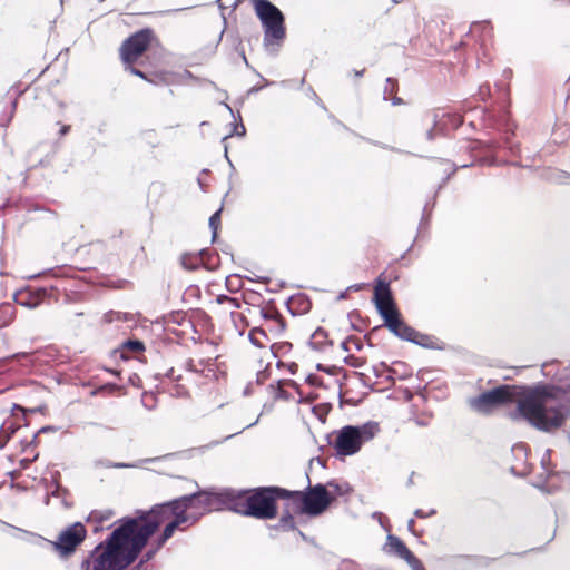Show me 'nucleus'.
I'll return each instance as SVG.
<instances>
[{"instance_id":"obj_56","label":"nucleus","mask_w":570,"mask_h":570,"mask_svg":"<svg viewBox=\"0 0 570 570\" xmlns=\"http://www.w3.org/2000/svg\"><path fill=\"white\" fill-rule=\"evenodd\" d=\"M546 455L550 458V450H547Z\"/></svg>"},{"instance_id":"obj_24","label":"nucleus","mask_w":570,"mask_h":570,"mask_svg":"<svg viewBox=\"0 0 570 570\" xmlns=\"http://www.w3.org/2000/svg\"><path fill=\"white\" fill-rule=\"evenodd\" d=\"M189 392H190V389H189V386H187V384L185 382L177 383L176 385L173 386V389L170 391L171 395H175L177 397L188 396Z\"/></svg>"},{"instance_id":"obj_9","label":"nucleus","mask_w":570,"mask_h":570,"mask_svg":"<svg viewBox=\"0 0 570 570\" xmlns=\"http://www.w3.org/2000/svg\"><path fill=\"white\" fill-rule=\"evenodd\" d=\"M151 29H141L128 37L121 45L119 52L125 65H132L147 50L151 38Z\"/></svg>"},{"instance_id":"obj_36","label":"nucleus","mask_w":570,"mask_h":570,"mask_svg":"<svg viewBox=\"0 0 570 570\" xmlns=\"http://www.w3.org/2000/svg\"><path fill=\"white\" fill-rule=\"evenodd\" d=\"M158 549H159V548H157V546H156L154 549H149V550L145 553V556H144V558H142V560H141L140 562L142 563V562H147V561L151 560V559L154 558V556H155V553L157 552V550H158Z\"/></svg>"},{"instance_id":"obj_41","label":"nucleus","mask_w":570,"mask_h":570,"mask_svg":"<svg viewBox=\"0 0 570 570\" xmlns=\"http://www.w3.org/2000/svg\"><path fill=\"white\" fill-rule=\"evenodd\" d=\"M51 488H53L52 491H51L52 497L53 498H59V487H58V484L55 482V483L51 484Z\"/></svg>"},{"instance_id":"obj_5","label":"nucleus","mask_w":570,"mask_h":570,"mask_svg":"<svg viewBox=\"0 0 570 570\" xmlns=\"http://www.w3.org/2000/svg\"><path fill=\"white\" fill-rule=\"evenodd\" d=\"M380 432L377 422L367 421L361 425H345L336 431L333 449L340 456H351L360 452Z\"/></svg>"},{"instance_id":"obj_20","label":"nucleus","mask_w":570,"mask_h":570,"mask_svg":"<svg viewBox=\"0 0 570 570\" xmlns=\"http://www.w3.org/2000/svg\"><path fill=\"white\" fill-rule=\"evenodd\" d=\"M272 529L276 531H289L295 529V522L289 512L283 514L277 524H275Z\"/></svg>"},{"instance_id":"obj_43","label":"nucleus","mask_w":570,"mask_h":570,"mask_svg":"<svg viewBox=\"0 0 570 570\" xmlns=\"http://www.w3.org/2000/svg\"><path fill=\"white\" fill-rule=\"evenodd\" d=\"M564 380L570 382V364H569V367L564 372Z\"/></svg>"},{"instance_id":"obj_46","label":"nucleus","mask_w":570,"mask_h":570,"mask_svg":"<svg viewBox=\"0 0 570 570\" xmlns=\"http://www.w3.org/2000/svg\"><path fill=\"white\" fill-rule=\"evenodd\" d=\"M428 136V139L432 140L434 138V132H433V129H430L426 134Z\"/></svg>"},{"instance_id":"obj_14","label":"nucleus","mask_w":570,"mask_h":570,"mask_svg":"<svg viewBox=\"0 0 570 570\" xmlns=\"http://www.w3.org/2000/svg\"><path fill=\"white\" fill-rule=\"evenodd\" d=\"M264 320L267 323V333L271 335L272 340L282 335L285 330V324L279 315L268 312H262Z\"/></svg>"},{"instance_id":"obj_19","label":"nucleus","mask_w":570,"mask_h":570,"mask_svg":"<svg viewBox=\"0 0 570 570\" xmlns=\"http://www.w3.org/2000/svg\"><path fill=\"white\" fill-rule=\"evenodd\" d=\"M203 253H204V250H200L198 254H190V253L184 254L181 256V265L186 269H190V271L196 269L203 263V258H202Z\"/></svg>"},{"instance_id":"obj_23","label":"nucleus","mask_w":570,"mask_h":570,"mask_svg":"<svg viewBox=\"0 0 570 570\" xmlns=\"http://www.w3.org/2000/svg\"><path fill=\"white\" fill-rule=\"evenodd\" d=\"M12 306L10 304L0 306V327H3L9 324L12 318Z\"/></svg>"},{"instance_id":"obj_13","label":"nucleus","mask_w":570,"mask_h":570,"mask_svg":"<svg viewBox=\"0 0 570 570\" xmlns=\"http://www.w3.org/2000/svg\"><path fill=\"white\" fill-rule=\"evenodd\" d=\"M189 521V517L186 512L183 513V510H179V513L166 523L161 535L157 540V548H160L168 539H170L174 532L179 529V527Z\"/></svg>"},{"instance_id":"obj_33","label":"nucleus","mask_w":570,"mask_h":570,"mask_svg":"<svg viewBox=\"0 0 570 570\" xmlns=\"http://www.w3.org/2000/svg\"><path fill=\"white\" fill-rule=\"evenodd\" d=\"M232 320H233V322H234V324H235V327H236V328H237V331H238V334L242 336V335H243V333H244V327H242V328H240V325H238V323H237V322H238V321H239V322H243V317H242L239 314H234V313H232Z\"/></svg>"},{"instance_id":"obj_11","label":"nucleus","mask_w":570,"mask_h":570,"mask_svg":"<svg viewBox=\"0 0 570 570\" xmlns=\"http://www.w3.org/2000/svg\"><path fill=\"white\" fill-rule=\"evenodd\" d=\"M374 303L383 321L399 313L394 306L389 283L381 279L374 288Z\"/></svg>"},{"instance_id":"obj_2","label":"nucleus","mask_w":570,"mask_h":570,"mask_svg":"<svg viewBox=\"0 0 570 570\" xmlns=\"http://www.w3.org/2000/svg\"><path fill=\"white\" fill-rule=\"evenodd\" d=\"M505 403H515V409L508 413L510 420L524 421L539 431L550 432L560 428L570 414V381L562 374L559 385H500L468 399L469 407L484 415Z\"/></svg>"},{"instance_id":"obj_44","label":"nucleus","mask_w":570,"mask_h":570,"mask_svg":"<svg viewBox=\"0 0 570 570\" xmlns=\"http://www.w3.org/2000/svg\"><path fill=\"white\" fill-rule=\"evenodd\" d=\"M112 466H115V468H129L131 465L130 464H126V463H116Z\"/></svg>"},{"instance_id":"obj_7","label":"nucleus","mask_w":570,"mask_h":570,"mask_svg":"<svg viewBox=\"0 0 570 570\" xmlns=\"http://www.w3.org/2000/svg\"><path fill=\"white\" fill-rule=\"evenodd\" d=\"M287 499L293 503H298L301 511L309 515L321 514L332 501V497L326 487L321 483L309 487L308 491L305 493L301 491H287Z\"/></svg>"},{"instance_id":"obj_17","label":"nucleus","mask_w":570,"mask_h":570,"mask_svg":"<svg viewBox=\"0 0 570 570\" xmlns=\"http://www.w3.org/2000/svg\"><path fill=\"white\" fill-rule=\"evenodd\" d=\"M13 299L16 304L27 307L35 308L36 307V292H33L30 287L21 288L13 294Z\"/></svg>"},{"instance_id":"obj_10","label":"nucleus","mask_w":570,"mask_h":570,"mask_svg":"<svg viewBox=\"0 0 570 570\" xmlns=\"http://www.w3.org/2000/svg\"><path fill=\"white\" fill-rule=\"evenodd\" d=\"M384 325L391 333L401 340L417 344L420 346L428 347L430 337L422 334L407 325L401 317L400 313H396L389 318L384 320Z\"/></svg>"},{"instance_id":"obj_31","label":"nucleus","mask_w":570,"mask_h":570,"mask_svg":"<svg viewBox=\"0 0 570 570\" xmlns=\"http://www.w3.org/2000/svg\"><path fill=\"white\" fill-rule=\"evenodd\" d=\"M126 346H128L129 348H131L132 351H136V352H141L145 350V346H144V343L140 342V341H128L126 343Z\"/></svg>"},{"instance_id":"obj_35","label":"nucleus","mask_w":570,"mask_h":570,"mask_svg":"<svg viewBox=\"0 0 570 570\" xmlns=\"http://www.w3.org/2000/svg\"><path fill=\"white\" fill-rule=\"evenodd\" d=\"M126 70H128L130 73H132V75H135V76H137V77H139L141 79L147 80L146 75L141 70L132 67L131 65H128V67H126Z\"/></svg>"},{"instance_id":"obj_34","label":"nucleus","mask_w":570,"mask_h":570,"mask_svg":"<svg viewBox=\"0 0 570 570\" xmlns=\"http://www.w3.org/2000/svg\"><path fill=\"white\" fill-rule=\"evenodd\" d=\"M327 487L330 489H332L333 492L336 493V494H343L344 493L343 485H341V484H338V483H336L334 481L328 482Z\"/></svg>"},{"instance_id":"obj_40","label":"nucleus","mask_w":570,"mask_h":570,"mask_svg":"<svg viewBox=\"0 0 570 570\" xmlns=\"http://www.w3.org/2000/svg\"><path fill=\"white\" fill-rule=\"evenodd\" d=\"M230 438H232V435H228V436L224 438L222 441H213L209 444H207L205 448L208 449V448L216 446V445L220 444L223 441H226V440H228Z\"/></svg>"},{"instance_id":"obj_8","label":"nucleus","mask_w":570,"mask_h":570,"mask_svg":"<svg viewBox=\"0 0 570 570\" xmlns=\"http://www.w3.org/2000/svg\"><path fill=\"white\" fill-rule=\"evenodd\" d=\"M219 372L215 360H188L185 363V375L179 381H186L196 387L208 385L218 379Z\"/></svg>"},{"instance_id":"obj_53","label":"nucleus","mask_w":570,"mask_h":570,"mask_svg":"<svg viewBox=\"0 0 570 570\" xmlns=\"http://www.w3.org/2000/svg\"><path fill=\"white\" fill-rule=\"evenodd\" d=\"M41 292H42V291H41L40 288H38V292H37L38 299H39V298H40V296H41Z\"/></svg>"},{"instance_id":"obj_30","label":"nucleus","mask_w":570,"mask_h":570,"mask_svg":"<svg viewBox=\"0 0 570 570\" xmlns=\"http://www.w3.org/2000/svg\"><path fill=\"white\" fill-rule=\"evenodd\" d=\"M118 390H119L118 385L112 384V383H107V384H104V385L97 387L96 390H94L91 394L92 395H97V394H101V393L111 394Z\"/></svg>"},{"instance_id":"obj_42","label":"nucleus","mask_w":570,"mask_h":570,"mask_svg":"<svg viewBox=\"0 0 570 570\" xmlns=\"http://www.w3.org/2000/svg\"><path fill=\"white\" fill-rule=\"evenodd\" d=\"M70 127L68 125H60V136H65L69 131Z\"/></svg>"},{"instance_id":"obj_25","label":"nucleus","mask_w":570,"mask_h":570,"mask_svg":"<svg viewBox=\"0 0 570 570\" xmlns=\"http://www.w3.org/2000/svg\"><path fill=\"white\" fill-rule=\"evenodd\" d=\"M220 212H222V209H218L209 218V227L212 229L213 240H215V238L217 236V229H218V225L220 223Z\"/></svg>"},{"instance_id":"obj_4","label":"nucleus","mask_w":570,"mask_h":570,"mask_svg":"<svg viewBox=\"0 0 570 570\" xmlns=\"http://www.w3.org/2000/svg\"><path fill=\"white\" fill-rule=\"evenodd\" d=\"M254 9L264 31L263 46L269 55L275 56L286 37L284 14L268 0H254Z\"/></svg>"},{"instance_id":"obj_6","label":"nucleus","mask_w":570,"mask_h":570,"mask_svg":"<svg viewBox=\"0 0 570 570\" xmlns=\"http://www.w3.org/2000/svg\"><path fill=\"white\" fill-rule=\"evenodd\" d=\"M86 535L87 530L85 525L81 522H75L65 528L56 541L38 535V547L43 549L52 548L60 557H68L83 542Z\"/></svg>"},{"instance_id":"obj_54","label":"nucleus","mask_w":570,"mask_h":570,"mask_svg":"<svg viewBox=\"0 0 570 570\" xmlns=\"http://www.w3.org/2000/svg\"><path fill=\"white\" fill-rule=\"evenodd\" d=\"M242 57H243L245 63L248 65L245 53H243Z\"/></svg>"},{"instance_id":"obj_37","label":"nucleus","mask_w":570,"mask_h":570,"mask_svg":"<svg viewBox=\"0 0 570 570\" xmlns=\"http://www.w3.org/2000/svg\"><path fill=\"white\" fill-rule=\"evenodd\" d=\"M233 134L236 136H244L245 135L244 125L243 124L235 125Z\"/></svg>"},{"instance_id":"obj_21","label":"nucleus","mask_w":570,"mask_h":570,"mask_svg":"<svg viewBox=\"0 0 570 570\" xmlns=\"http://www.w3.org/2000/svg\"><path fill=\"white\" fill-rule=\"evenodd\" d=\"M547 179L556 184H569L570 174L560 169H550L547 175Z\"/></svg>"},{"instance_id":"obj_39","label":"nucleus","mask_w":570,"mask_h":570,"mask_svg":"<svg viewBox=\"0 0 570 570\" xmlns=\"http://www.w3.org/2000/svg\"><path fill=\"white\" fill-rule=\"evenodd\" d=\"M57 429L55 426H51V425H48V426H42L40 429H38V434L40 433H47L49 431H56Z\"/></svg>"},{"instance_id":"obj_45","label":"nucleus","mask_w":570,"mask_h":570,"mask_svg":"<svg viewBox=\"0 0 570 570\" xmlns=\"http://www.w3.org/2000/svg\"><path fill=\"white\" fill-rule=\"evenodd\" d=\"M414 523H415V522H414V520H413V519H410V520L407 521V528H409V530H410V531H412V530H413Z\"/></svg>"},{"instance_id":"obj_55","label":"nucleus","mask_w":570,"mask_h":570,"mask_svg":"<svg viewBox=\"0 0 570 570\" xmlns=\"http://www.w3.org/2000/svg\"><path fill=\"white\" fill-rule=\"evenodd\" d=\"M298 535L302 537L303 539H305V535L303 532L298 531Z\"/></svg>"},{"instance_id":"obj_32","label":"nucleus","mask_w":570,"mask_h":570,"mask_svg":"<svg viewBox=\"0 0 570 570\" xmlns=\"http://www.w3.org/2000/svg\"><path fill=\"white\" fill-rule=\"evenodd\" d=\"M436 513V510L435 509H430L429 511H424L422 509H416L414 511V515L417 517V518H429V517H432Z\"/></svg>"},{"instance_id":"obj_26","label":"nucleus","mask_w":570,"mask_h":570,"mask_svg":"<svg viewBox=\"0 0 570 570\" xmlns=\"http://www.w3.org/2000/svg\"><path fill=\"white\" fill-rule=\"evenodd\" d=\"M403 560H405L407 562V564L410 566V568L412 570H425L421 560L419 558H416L412 553V551H410V553L406 557H404Z\"/></svg>"},{"instance_id":"obj_38","label":"nucleus","mask_w":570,"mask_h":570,"mask_svg":"<svg viewBox=\"0 0 570 570\" xmlns=\"http://www.w3.org/2000/svg\"><path fill=\"white\" fill-rule=\"evenodd\" d=\"M223 301H226V302L230 303L233 306H237L235 298H232V297H228V296H223V297L218 298V302L222 303Z\"/></svg>"},{"instance_id":"obj_12","label":"nucleus","mask_w":570,"mask_h":570,"mask_svg":"<svg viewBox=\"0 0 570 570\" xmlns=\"http://www.w3.org/2000/svg\"><path fill=\"white\" fill-rule=\"evenodd\" d=\"M28 89V87H22L20 83L13 85L6 94V102L10 105V110L4 111L0 117V125H6L10 121L12 114L17 106L18 98Z\"/></svg>"},{"instance_id":"obj_57","label":"nucleus","mask_w":570,"mask_h":570,"mask_svg":"<svg viewBox=\"0 0 570 570\" xmlns=\"http://www.w3.org/2000/svg\"><path fill=\"white\" fill-rule=\"evenodd\" d=\"M547 455L543 456L542 459V463H544V461H548V458H546Z\"/></svg>"},{"instance_id":"obj_22","label":"nucleus","mask_w":570,"mask_h":570,"mask_svg":"<svg viewBox=\"0 0 570 570\" xmlns=\"http://www.w3.org/2000/svg\"><path fill=\"white\" fill-rule=\"evenodd\" d=\"M6 527L10 530L9 533L16 539H20V540H24V541H32V539H33V533L30 531L10 525L8 523H6Z\"/></svg>"},{"instance_id":"obj_51","label":"nucleus","mask_w":570,"mask_h":570,"mask_svg":"<svg viewBox=\"0 0 570 570\" xmlns=\"http://www.w3.org/2000/svg\"><path fill=\"white\" fill-rule=\"evenodd\" d=\"M341 346H342L343 350L347 351V343L346 342H342Z\"/></svg>"},{"instance_id":"obj_48","label":"nucleus","mask_w":570,"mask_h":570,"mask_svg":"<svg viewBox=\"0 0 570 570\" xmlns=\"http://www.w3.org/2000/svg\"><path fill=\"white\" fill-rule=\"evenodd\" d=\"M363 73H364V70H355L354 71L355 77H362Z\"/></svg>"},{"instance_id":"obj_58","label":"nucleus","mask_w":570,"mask_h":570,"mask_svg":"<svg viewBox=\"0 0 570 570\" xmlns=\"http://www.w3.org/2000/svg\"><path fill=\"white\" fill-rule=\"evenodd\" d=\"M30 413H35L36 412V409H30L29 410Z\"/></svg>"},{"instance_id":"obj_52","label":"nucleus","mask_w":570,"mask_h":570,"mask_svg":"<svg viewBox=\"0 0 570 570\" xmlns=\"http://www.w3.org/2000/svg\"><path fill=\"white\" fill-rule=\"evenodd\" d=\"M387 91H390V88H389V86L386 85L385 92H384V99H385V100L387 99V97H386V92H387Z\"/></svg>"},{"instance_id":"obj_49","label":"nucleus","mask_w":570,"mask_h":570,"mask_svg":"<svg viewBox=\"0 0 570 570\" xmlns=\"http://www.w3.org/2000/svg\"><path fill=\"white\" fill-rule=\"evenodd\" d=\"M36 442V433L32 434L30 440V445H32Z\"/></svg>"},{"instance_id":"obj_16","label":"nucleus","mask_w":570,"mask_h":570,"mask_svg":"<svg viewBox=\"0 0 570 570\" xmlns=\"http://www.w3.org/2000/svg\"><path fill=\"white\" fill-rule=\"evenodd\" d=\"M248 340L255 347L266 348L271 343L272 337L265 327L257 326L250 330Z\"/></svg>"},{"instance_id":"obj_47","label":"nucleus","mask_w":570,"mask_h":570,"mask_svg":"<svg viewBox=\"0 0 570 570\" xmlns=\"http://www.w3.org/2000/svg\"><path fill=\"white\" fill-rule=\"evenodd\" d=\"M402 102V99L399 97L393 98L392 104L393 105H400Z\"/></svg>"},{"instance_id":"obj_3","label":"nucleus","mask_w":570,"mask_h":570,"mask_svg":"<svg viewBox=\"0 0 570 570\" xmlns=\"http://www.w3.org/2000/svg\"><path fill=\"white\" fill-rule=\"evenodd\" d=\"M219 497L230 511L267 520L276 517V499L287 498V490L277 487L259 488L252 494L226 490Z\"/></svg>"},{"instance_id":"obj_1","label":"nucleus","mask_w":570,"mask_h":570,"mask_svg":"<svg viewBox=\"0 0 570 570\" xmlns=\"http://www.w3.org/2000/svg\"><path fill=\"white\" fill-rule=\"evenodd\" d=\"M215 497L193 493L154 505L135 518L118 521L105 542L99 543L89 558L81 563L82 570H124L140 554L148 539L163 524L174 519L179 510L187 512L193 507L212 510Z\"/></svg>"},{"instance_id":"obj_27","label":"nucleus","mask_w":570,"mask_h":570,"mask_svg":"<svg viewBox=\"0 0 570 570\" xmlns=\"http://www.w3.org/2000/svg\"><path fill=\"white\" fill-rule=\"evenodd\" d=\"M403 560H405L407 562V564L410 566V568L412 570H425L421 560L419 558H416L412 553V551H410V553L406 557H404Z\"/></svg>"},{"instance_id":"obj_29","label":"nucleus","mask_w":570,"mask_h":570,"mask_svg":"<svg viewBox=\"0 0 570 570\" xmlns=\"http://www.w3.org/2000/svg\"><path fill=\"white\" fill-rule=\"evenodd\" d=\"M111 514V511H92L88 520L104 522L106 520H109Z\"/></svg>"},{"instance_id":"obj_28","label":"nucleus","mask_w":570,"mask_h":570,"mask_svg":"<svg viewBox=\"0 0 570 570\" xmlns=\"http://www.w3.org/2000/svg\"><path fill=\"white\" fill-rule=\"evenodd\" d=\"M12 432H13L12 424H10L9 428L6 426V423L1 426V431H0V450H2L6 446L9 438H10V433H12Z\"/></svg>"},{"instance_id":"obj_50","label":"nucleus","mask_w":570,"mask_h":570,"mask_svg":"<svg viewBox=\"0 0 570 570\" xmlns=\"http://www.w3.org/2000/svg\"><path fill=\"white\" fill-rule=\"evenodd\" d=\"M386 85L392 87L393 86V80L391 78H387L386 79Z\"/></svg>"},{"instance_id":"obj_15","label":"nucleus","mask_w":570,"mask_h":570,"mask_svg":"<svg viewBox=\"0 0 570 570\" xmlns=\"http://www.w3.org/2000/svg\"><path fill=\"white\" fill-rule=\"evenodd\" d=\"M384 550L386 553L394 554L401 559H404L411 551L400 538L393 534L387 535Z\"/></svg>"},{"instance_id":"obj_18","label":"nucleus","mask_w":570,"mask_h":570,"mask_svg":"<svg viewBox=\"0 0 570 570\" xmlns=\"http://www.w3.org/2000/svg\"><path fill=\"white\" fill-rule=\"evenodd\" d=\"M309 345L315 351H324L328 345H331L327 332L321 327L316 328L311 335Z\"/></svg>"}]
</instances>
